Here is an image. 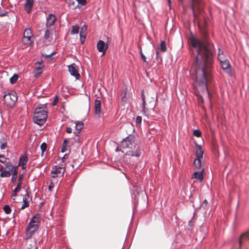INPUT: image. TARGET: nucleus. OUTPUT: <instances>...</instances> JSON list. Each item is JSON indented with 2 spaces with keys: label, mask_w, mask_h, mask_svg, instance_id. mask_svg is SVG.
Here are the masks:
<instances>
[{
  "label": "nucleus",
  "mask_w": 249,
  "mask_h": 249,
  "mask_svg": "<svg viewBox=\"0 0 249 249\" xmlns=\"http://www.w3.org/2000/svg\"><path fill=\"white\" fill-rule=\"evenodd\" d=\"M191 47L192 57L196 59L195 73L193 76L194 81L199 86L207 88V82L211 78V68L213 55L210 45L202 42L194 36L189 39Z\"/></svg>",
  "instance_id": "nucleus-1"
},
{
  "label": "nucleus",
  "mask_w": 249,
  "mask_h": 249,
  "mask_svg": "<svg viewBox=\"0 0 249 249\" xmlns=\"http://www.w3.org/2000/svg\"><path fill=\"white\" fill-rule=\"evenodd\" d=\"M121 146L124 150L128 149L126 151V156L139 157L140 155V152L139 151L138 147L135 142L134 136L130 135L124 139L121 142Z\"/></svg>",
  "instance_id": "nucleus-2"
},
{
  "label": "nucleus",
  "mask_w": 249,
  "mask_h": 249,
  "mask_svg": "<svg viewBox=\"0 0 249 249\" xmlns=\"http://www.w3.org/2000/svg\"><path fill=\"white\" fill-rule=\"evenodd\" d=\"M40 215L36 214L30 220L26 229V239H30L38 230L39 228Z\"/></svg>",
  "instance_id": "nucleus-3"
},
{
  "label": "nucleus",
  "mask_w": 249,
  "mask_h": 249,
  "mask_svg": "<svg viewBox=\"0 0 249 249\" xmlns=\"http://www.w3.org/2000/svg\"><path fill=\"white\" fill-rule=\"evenodd\" d=\"M47 114V111L43 107L36 108L33 117L34 122L40 125L43 124L46 121Z\"/></svg>",
  "instance_id": "nucleus-4"
},
{
  "label": "nucleus",
  "mask_w": 249,
  "mask_h": 249,
  "mask_svg": "<svg viewBox=\"0 0 249 249\" xmlns=\"http://www.w3.org/2000/svg\"><path fill=\"white\" fill-rule=\"evenodd\" d=\"M0 171L1 172L0 176L1 178H8L12 174L14 169V165L11 162H6L5 168L0 164Z\"/></svg>",
  "instance_id": "nucleus-5"
},
{
  "label": "nucleus",
  "mask_w": 249,
  "mask_h": 249,
  "mask_svg": "<svg viewBox=\"0 0 249 249\" xmlns=\"http://www.w3.org/2000/svg\"><path fill=\"white\" fill-rule=\"evenodd\" d=\"M65 172V167L63 166H54L52 169L51 174L53 178H58L63 176Z\"/></svg>",
  "instance_id": "nucleus-6"
},
{
  "label": "nucleus",
  "mask_w": 249,
  "mask_h": 249,
  "mask_svg": "<svg viewBox=\"0 0 249 249\" xmlns=\"http://www.w3.org/2000/svg\"><path fill=\"white\" fill-rule=\"evenodd\" d=\"M5 103L9 107H12L17 100V97L15 93H9L4 96Z\"/></svg>",
  "instance_id": "nucleus-7"
},
{
  "label": "nucleus",
  "mask_w": 249,
  "mask_h": 249,
  "mask_svg": "<svg viewBox=\"0 0 249 249\" xmlns=\"http://www.w3.org/2000/svg\"><path fill=\"white\" fill-rule=\"evenodd\" d=\"M33 37V34L30 29H26L23 34V42L27 45H30L32 43L31 40Z\"/></svg>",
  "instance_id": "nucleus-8"
},
{
  "label": "nucleus",
  "mask_w": 249,
  "mask_h": 249,
  "mask_svg": "<svg viewBox=\"0 0 249 249\" xmlns=\"http://www.w3.org/2000/svg\"><path fill=\"white\" fill-rule=\"evenodd\" d=\"M202 1V0H192V4L191 5V9L194 13L195 17L196 16V10L198 9L200 12L201 11Z\"/></svg>",
  "instance_id": "nucleus-9"
},
{
  "label": "nucleus",
  "mask_w": 249,
  "mask_h": 249,
  "mask_svg": "<svg viewBox=\"0 0 249 249\" xmlns=\"http://www.w3.org/2000/svg\"><path fill=\"white\" fill-rule=\"evenodd\" d=\"M221 67L224 71L228 75L231 76L232 75V70L230 62L228 60L220 62Z\"/></svg>",
  "instance_id": "nucleus-10"
},
{
  "label": "nucleus",
  "mask_w": 249,
  "mask_h": 249,
  "mask_svg": "<svg viewBox=\"0 0 249 249\" xmlns=\"http://www.w3.org/2000/svg\"><path fill=\"white\" fill-rule=\"evenodd\" d=\"M69 71L70 74L74 76L76 79H78L80 77V75L78 71V67L75 64L73 63L68 67Z\"/></svg>",
  "instance_id": "nucleus-11"
},
{
  "label": "nucleus",
  "mask_w": 249,
  "mask_h": 249,
  "mask_svg": "<svg viewBox=\"0 0 249 249\" xmlns=\"http://www.w3.org/2000/svg\"><path fill=\"white\" fill-rule=\"evenodd\" d=\"M97 48L99 52L103 53L104 55L108 48V45L103 40H99L97 44Z\"/></svg>",
  "instance_id": "nucleus-12"
},
{
  "label": "nucleus",
  "mask_w": 249,
  "mask_h": 249,
  "mask_svg": "<svg viewBox=\"0 0 249 249\" xmlns=\"http://www.w3.org/2000/svg\"><path fill=\"white\" fill-rule=\"evenodd\" d=\"M56 20V18L55 16L53 14H50L48 18H47L46 20V26L47 27H49L53 26L54 24V22Z\"/></svg>",
  "instance_id": "nucleus-13"
},
{
  "label": "nucleus",
  "mask_w": 249,
  "mask_h": 249,
  "mask_svg": "<svg viewBox=\"0 0 249 249\" xmlns=\"http://www.w3.org/2000/svg\"><path fill=\"white\" fill-rule=\"evenodd\" d=\"M34 0H26L24 4V9L27 13H30L34 5Z\"/></svg>",
  "instance_id": "nucleus-14"
},
{
  "label": "nucleus",
  "mask_w": 249,
  "mask_h": 249,
  "mask_svg": "<svg viewBox=\"0 0 249 249\" xmlns=\"http://www.w3.org/2000/svg\"><path fill=\"white\" fill-rule=\"evenodd\" d=\"M28 157L25 156H21L19 158V163L18 166L21 165L22 169H25L26 168V164L28 162Z\"/></svg>",
  "instance_id": "nucleus-15"
},
{
  "label": "nucleus",
  "mask_w": 249,
  "mask_h": 249,
  "mask_svg": "<svg viewBox=\"0 0 249 249\" xmlns=\"http://www.w3.org/2000/svg\"><path fill=\"white\" fill-rule=\"evenodd\" d=\"M101 103L99 100H95L94 105L95 114L96 115H100L101 111Z\"/></svg>",
  "instance_id": "nucleus-16"
},
{
  "label": "nucleus",
  "mask_w": 249,
  "mask_h": 249,
  "mask_svg": "<svg viewBox=\"0 0 249 249\" xmlns=\"http://www.w3.org/2000/svg\"><path fill=\"white\" fill-rule=\"evenodd\" d=\"M204 168H202L199 171L195 172L193 175V178H197L201 181L203 179V171Z\"/></svg>",
  "instance_id": "nucleus-17"
},
{
  "label": "nucleus",
  "mask_w": 249,
  "mask_h": 249,
  "mask_svg": "<svg viewBox=\"0 0 249 249\" xmlns=\"http://www.w3.org/2000/svg\"><path fill=\"white\" fill-rule=\"evenodd\" d=\"M218 59L220 62H223V61L228 60L224 52L219 48H218Z\"/></svg>",
  "instance_id": "nucleus-18"
},
{
  "label": "nucleus",
  "mask_w": 249,
  "mask_h": 249,
  "mask_svg": "<svg viewBox=\"0 0 249 249\" xmlns=\"http://www.w3.org/2000/svg\"><path fill=\"white\" fill-rule=\"evenodd\" d=\"M29 198V195H26L24 196H23L22 201H23V204L21 206V207L20 208V210L24 209V208L29 207V202L28 200Z\"/></svg>",
  "instance_id": "nucleus-19"
},
{
  "label": "nucleus",
  "mask_w": 249,
  "mask_h": 249,
  "mask_svg": "<svg viewBox=\"0 0 249 249\" xmlns=\"http://www.w3.org/2000/svg\"><path fill=\"white\" fill-rule=\"evenodd\" d=\"M22 180H23V175L21 174V175H19L18 177V182L17 186H16V187L15 188V189L14 190L15 193H17L20 191L21 185V184L22 182Z\"/></svg>",
  "instance_id": "nucleus-20"
},
{
  "label": "nucleus",
  "mask_w": 249,
  "mask_h": 249,
  "mask_svg": "<svg viewBox=\"0 0 249 249\" xmlns=\"http://www.w3.org/2000/svg\"><path fill=\"white\" fill-rule=\"evenodd\" d=\"M142 112L143 113V114L144 115L146 116L147 109L146 108V102H145V96L143 93H142Z\"/></svg>",
  "instance_id": "nucleus-21"
},
{
  "label": "nucleus",
  "mask_w": 249,
  "mask_h": 249,
  "mask_svg": "<svg viewBox=\"0 0 249 249\" xmlns=\"http://www.w3.org/2000/svg\"><path fill=\"white\" fill-rule=\"evenodd\" d=\"M0 148L1 150L5 149L7 147V139L5 138H2L0 139Z\"/></svg>",
  "instance_id": "nucleus-22"
},
{
  "label": "nucleus",
  "mask_w": 249,
  "mask_h": 249,
  "mask_svg": "<svg viewBox=\"0 0 249 249\" xmlns=\"http://www.w3.org/2000/svg\"><path fill=\"white\" fill-rule=\"evenodd\" d=\"M203 151L202 150V148L200 146H198V148L196 151V156L197 157L196 159H199L201 160V159H202L203 157Z\"/></svg>",
  "instance_id": "nucleus-23"
},
{
  "label": "nucleus",
  "mask_w": 249,
  "mask_h": 249,
  "mask_svg": "<svg viewBox=\"0 0 249 249\" xmlns=\"http://www.w3.org/2000/svg\"><path fill=\"white\" fill-rule=\"evenodd\" d=\"M194 165L196 169L201 170V160L199 159H196L194 161Z\"/></svg>",
  "instance_id": "nucleus-24"
},
{
  "label": "nucleus",
  "mask_w": 249,
  "mask_h": 249,
  "mask_svg": "<svg viewBox=\"0 0 249 249\" xmlns=\"http://www.w3.org/2000/svg\"><path fill=\"white\" fill-rule=\"evenodd\" d=\"M52 36H53V31H52V30H47L45 31V35H44V37L45 39L48 40L50 38H51Z\"/></svg>",
  "instance_id": "nucleus-25"
},
{
  "label": "nucleus",
  "mask_w": 249,
  "mask_h": 249,
  "mask_svg": "<svg viewBox=\"0 0 249 249\" xmlns=\"http://www.w3.org/2000/svg\"><path fill=\"white\" fill-rule=\"evenodd\" d=\"M79 27L78 25L73 26L71 30V34L74 35L78 33Z\"/></svg>",
  "instance_id": "nucleus-26"
},
{
  "label": "nucleus",
  "mask_w": 249,
  "mask_h": 249,
  "mask_svg": "<svg viewBox=\"0 0 249 249\" xmlns=\"http://www.w3.org/2000/svg\"><path fill=\"white\" fill-rule=\"evenodd\" d=\"M159 49L163 52L166 51L167 47L164 41H162L161 42Z\"/></svg>",
  "instance_id": "nucleus-27"
},
{
  "label": "nucleus",
  "mask_w": 249,
  "mask_h": 249,
  "mask_svg": "<svg viewBox=\"0 0 249 249\" xmlns=\"http://www.w3.org/2000/svg\"><path fill=\"white\" fill-rule=\"evenodd\" d=\"M83 125L84 124L82 122L77 123L75 124V128L79 132L83 128Z\"/></svg>",
  "instance_id": "nucleus-28"
},
{
  "label": "nucleus",
  "mask_w": 249,
  "mask_h": 249,
  "mask_svg": "<svg viewBox=\"0 0 249 249\" xmlns=\"http://www.w3.org/2000/svg\"><path fill=\"white\" fill-rule=\"evenodd\" d=\"M18 74H14L12 77H11L10 79V81L11 84H14L15 83L18 79Z\"/></svg>",
  "instance_id": "nucleus-29"
},
{
  "label": "nucleus",
  "mask_w": 249,
  "mask_h": 249,
  "mask_svg": "<svg viewBox=\"0 0 249 249\" xmlns=\"http://www.w3.org/2000/svg\"><path fill=\"white\" fill-rule=\"evenodd\" d=\"M67 140H64L63 144H62V148H61V152L63 153L66 152L67 150Z\"/></svg>",
  "instance_id": "nucleus-30"
},
{
  "label": "nucleus",
  "mask_w": 249,
  "mask_h": 249,
  "mask_svg": "<svg viewBox=\"0 0 249 249\" xmlns=\"http://www.w3.org/2000/svg\"><path fill=\"white\" fill-rule=\"evenodd\" d=\"M41 73H42L41 67H38L36 70V71L35 73V76L36 77H38L39 76H40V75L41 74Z\"/></svg>",
  "instance_id": "nucleus-31"
},
{
  "label": "nucleus",
  "mask_w": 249,
  "mask_h": 249,
  "mask_svg": "<svg viewBox=\"0 0 249 249\" xmlns=\"http://www.w3.org/2000/svg\"><path fill=\"white\" fill-rule=\"evenodd\" d=\"M40 149L42 151V156L43 155V153L46 151L47 149V144L45 142H43L40 145Z\"/></svg>",
  "instance_id": "nucleus-32"
},
{
  "label": "nucleus",
  "mask_w": 249,
  "mask_h": 249,
  "mask_svg": "<svg viewBox=\"0 0 249 249\" xmlns=\"http://www.w3.org/2000/svg\"><path fill=\"white\" fill-rule=\"evenodd\" d=\"M126 93H127V90L126 89H125L123 92H122L121 93V96H122V101L123 102H125L126 101V99H125V96L126 95Z\"/></svg>",
  "instance_id": "nucleus-33"
},
{
  "label": "nucleus",
  "mask_w": 249,
  "mask_h": 249,
  "mask_svg": "<svg viewBox=\"0 0 249 249\" xmlns=\"http://www.w3.org/2000/svg\"><path fill=\"white\" fill-rule=\"evenodd\" d=\"M3 210L5 213L7 214H9L11 213V210L9 205H5L3 207Z\"/></svg>",
  "instance_id": "nucleus-34"
},
{
  "label": "nucleus",
  "mask_w": 249,
  "mask_h": 249,
  "mask_svg": "<svg viewBox=\"0 0 249 249\" xmlns=\"http://www.w3.org/2000/svg\"><path fill=\"white\" fill-rule=\"evenodd\" d=\"M193 134L195 136L199 137L201 136V133L200 130L198 129L195 130L193 132Z\"/></svg>",
  "instance_id": "nucleus-35"
},
{
  "label": "nucleus",
  "mask_w": 249,
  "mask_h": 249,
  "mask_svg": "<svg viewBox=\"0 0 249 249\" xmlns=\"http://www.w3.org/2000/svg\"><path fill=\"white\" fill-rule=\"evenodd\" d=\"M142 121V118L140 116H137L136 119V125H140L141 124Z\"/></svg>",
  "instance_id": "nucleus-36"
},
{
  "label": "nucleus",
  "mask_w": 249,
  "mask_h": 249,
  "mask_svg": "<svg viewBox=\"0 0 249 249\" xmlns=\"http://www.w3.org/2000/svg\"><path fill=\"white\" fill-rule=\"evenodd\" d=\"M7 158H5V157L3 155H0V162L1 163H5L6 162V160Z\"/></svg>",
  "instance_id": "nucleus-37"
},
{
  "label": "nucleus",
  "mask_w": 249,
  "mask_h": 249,
  "mask_svg": "<svg viewBox=\"0 0 249 249\" xmlns=\"http://www.w3.org/2000/svg\"><path fill=\"white\" fill-rule=\"evenodd\" d=\"M18 166H14V169L12 172V175L16 176L18 177Z\"/></svg>",
  "instance_id": "nucleus-38"
},
{
  "label": "nucleus",
  "mask_w": 249,
  "mask_h": 249,
  "mask_svg": "<svg viewBox=\"0 0 249 249\" xmlns=\"http://www.w3.org/2000/svg\"><path fill=\"white\" fill-rule=\"evenodd\" d=\"M87 26L84 25L81 28L80 31V34L86 35V32L87 31Z\"/></svg>",
  "instance_id": "nucleus-39"
},
{
  "label": "nucleus",
  "mask_w": 249,
  "mask_h": 249,
  "mask_svg": "<svg viewBox=\"0 0 249 249\" xmlns=\"http://www.w3.org/2000/svg\"><path fill=\"white\" fill-rule=\"evenodd\" d=\"M86 39V35H82L80 34V40L81 41V43L83 44Z\"/></svg>",
  "instance_id": "nucleus-40"
},
{
  "label": "nucleus",
  "mask_w": 249,
  "mask_h": 249,
  "mask_svg": "<svg viewBox=\"0 0 249 249\" xmlns=\"http://www.w3.org/2000/svg\"><path fill=\"white\" fill-rule=\"evenodd\" d=\"M140 53L143 62H144L145 63H146L147 62V61H146V58L145 56L143 54V53H142V51L141 48H140Z\"/></svg>",
  "instance_id": "nucleus-41"
},
{
  "label": "nucleus",
  "mask_w": 249,
  "mask_h": 249,
  "mask_svg": "<svg viewBox=\"0 0 249 249\" xmlns=\"http://www.w3.org/2000/svg\"><path fill=\"white\" fill-rule=\"evenodd\" d=\"M76 0L78 2V3L81 4L82 5H86V4L87 3L86 0Z\"/></svg>",
  "instance_id": "nucleus-42"
},
{
  "label": "nucleus",
  "mask_w": 249,
  "mask_h": 249,
  "mask_svg": "<svg viewBox=\"0 0 249 249\" xmlns=\"http://www.w3.org/2000/svg\"><path fill=\"white\" fill-rule=\"evenodd\" d=\"M8 13V12L2 10L0 11V17H4L7 15V14Z\"/></svg>",
  "instance_id": "nucleus-43"
},
{
  "label": "nucleus",
  "mask_w": 249,
  "mask_h": 249,
  "mask_svg": "<svg viewBox=\"0 0 249 249\" xmlns=\"http://www.w3.org/2000/svg\"><path fill=\"white\" fill-rule=\"evenodd\" d=\"M58 100L59 98L57 96H56L52 103V105L53 106L56 105L57 103L58 102Z\"/></svg>",
  "instance_id": "nucleus-44"
},
{
  "label": "nucleus",
  "mask_w": 249,
  "mask_h": 249,
  "mask_svg": "<svg viewBox=\"0 0 249 249\" xmlns=\"http://www.w3.org/2000/svg\"><path fill=\"white\" fill-rule=\"evenodd\" d=\"M17 176L12 175V178H11V181L13 182H14L17 180Z\"/></svg>",
  "instance_id": "nucleus-45"
},
{
  "label": "nucleus",
  "mask_w": 249,
  "mask_h": 249,
  "mask_svg": "<svg viewBox=\"0 0 249 249\" xmlns=\"http://www.w3.org/2000/svg\"><path fill=\"white\" fill-rule=\"evenodd\" d=\"M66 132L68 133H71L72 132V129L71 127H67L66 129Z\"/></svg>",
  "instance_id": "nucleus-46"
},
{
  "label": "nucleus",
  "mask_w": 249,
  "mask_h": 249,
  "mask_svg": "<svg viewBox=\"0 0 249 249\" xmlns=\"http://www.w3.org/2000/svg\"><path fill=\"white\" fill-rule=\"evenodd\" d=\"M68 158V155L67 154H65L64 156H63V157L62 158V161L64 162V160L66 159H67Z\"/></svg>",
  "instance_id": "nucleus-47"
},
{
  "label": "nucleus",
  "mask_w": 249,
  "mask_h": 249,
  "mask_svg": "<svg viewBox=\"0 0 249 249\" xmlns=\"http://www.w3.org/2000/svg\"><path fill=\"white\" fill-rule=\"evenodd\" d=\"M27 249H36V247L35 246H34V247H28L27 248Z\"/></svg>",
  "instance_id": "nucleus-48"
},
{
  "label": "nucleus",
  "mask_w": 249,
  "mask_h": 249,
  "mask_svg": "<svg viewBox=\"0 0 249 249\" xmlns=\"http://www.w3.org/2000/svg\"><path fill=\"white\" fill-rule=\"evenodd\" d=\"M53 183H51L49 186V189L51 190V188L53 187Z\"/></svg>",
  "instance_id": "nucleus-49"
},
{
  "label": "nucleus",
  "mask_w": 249,
  "mask_h": 249,
  "mask_svg": "<svg viewBox=\"0 0 249 249\" xmlns=\"http://www.w3.org/2000/svg\"><path fill=\"white\" fill-rule=\"evenodd\" d=\"M158 53H159V51L158 50V49H157V51H156V54H157V56L158 57Z\"/></svg>",
  "instance_id": "nucleus-50"
},
{
  "label": "nucleus",
  "mask_w": 249,
  "mask_h": 249,
  "mask_svg": "<svg viewBox=\"0 0 249 249\" xmlns=\"http://www.w3.org/2000/svg\"><path fill=\"white\" fill-rule=\"evenodd\" d=\"M204 203H205L206 204L207 203V201L206 199H205L203 202Z\"/></svg>",
  "instance_id": "nucleus-51"
},
{
  "label": "nucleus",
  "mask_w": 249,
  "mask_h": 249,
  "mask_svg": "<svg viewBox=\"0 0 249 249\" xmlns=\"http://www.w3.org/2000/svg\"><path fill=\"white\" fill-rule=\"evenodd\" d=\"M16 194H17V193H15V192H14V193H13V195L14 196H16Z\"/></svg>",
  "instance_id": "nucleus-52"
}]
</instances>
